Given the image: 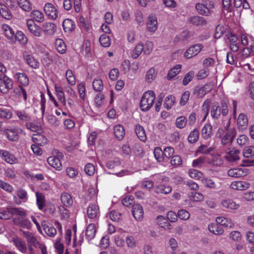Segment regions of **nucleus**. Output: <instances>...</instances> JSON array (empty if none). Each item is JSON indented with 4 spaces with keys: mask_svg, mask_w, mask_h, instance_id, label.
I'll return each mask as SVG.
<instances>
[{
    "mask_svg": "<svg viewBox=\"0 0 254 254\" xmlns=\"http://www.w3.org/2000/svg\"><path fill=\"white\" fill-rule=\"evenodd\" d=\"M155 99V94L153 91L149 90L144 93L140 103V108L143 111L149 110L153 106Z\"/></svg>",
    "mask_w": 254,
    "mask_h": 254,
    "instance_id": "obj_1",
    "label": "nucleus"
},
{
    "mask_svg": "<svg viewBox=\"0 0 254 254\" xmlns=\"http://www.w3.org/2000/svg\"><path fill=\"white\" fill-rule=\"evenodd\" d=\"M230 123L225 127V132L221 138V144L223 145L231 144L237 135V130L235 127H229Z\"/></svg>",
    "mask_w": 254,
    "mask_h": 254,
    "instance_id": "obj_2",
    "label": "nucleus"
},
{
    "mask_svg": "<svg viewBox=\"0 0 254 254\" xmlns=\"http://www.w3.org/2000/svg\"><path fill=\"white\" fill-rule=\"evenodd\" d=\"M13 88V82L9 77L3 75L0 77V91L3 94H6Z\"/></svg>",
    "mask_w": 254,
    "mask_h": 254,
    "instance_id": "obj_3",
    "label": "nucleus"
},
{
    "mask_svg": "<svg viewBox=\"0 0 254 254\" xmlns=\"http://www.w3.org/2000/svg\"><path fill=\"white\" fill-rule=\"evenodd\" d=\"M20 232L21 235L25 238L28 243V245H31L35 248H38V246L41 244L38 241L37 238L34 235L28 231H24L22 229H20Z\"/></svg>",
    "mask_w": 254,
    "mask_h": 254,
    "instance_id": "obj_4",
    "label": "nucleus"
},
{
    "mask_svg": "<svg viewBox=\"0 0 254 254\" xmlns=\"http://www.w3.org/2000/svg\"><path fill=\"white\" fill-rule=\"evenodd\" d=\"M87 215L91 219H98L100 215L99 206L96 203H90L87 209Z\"/></svg>",
    "mask_w": 254,
    "mask_h": 254,
    "instance_id": "obj_5",
    "label": "nucleus"
},
{
    "mask_svg": "<svg viewBox=\"0 0 254 254\" xmlns=\"http://www.w3.org/2000/svg\"><path fill=\"white\" fill-rule=\"evenodd\" d=\"M203 48L200 44H196L190 47L184 53V57L187 59L191 58L197 55Z\"/></svg>",
    "mask_w": 254,
    "mask_h": 254,
    "instance_id": "obj_6",
    "label": "nucleus"
},
{
    "mask_svg": "<svg viewBox=\"0 0 254 254\" xmlns=\"http://www.w3.org/2000/svg\"><path fill=\"white\" fill-rule=\"evenodd\" d=\"M226 153L225 158L229 162H235L240 159L239 155L240 151L235 148H228L226 150Z\"/></svg>",
    "mask_w": 254,
    "mask_h": 254,
    "instance_id": "obj_7",
    "label": "nucleus"
},
{
    "mask_svg": "<svg viewBox=\"0 0 254 254\" xmlns=\"http://www.w3.org/2000/svg\"><path fill=\"white\" fill-rule=\"evenodd\" d=\"M0 157L10 164H15L18 161L17 158L13 154L5 150L0 149Z\"/></svg>",
    "mask_w": 254,
    "mask_h": 254,
    "instance_id": "obj_8",
    "label": "nucleus"
},
{
    "mask_svg": "<svg viewBox=\"0 0 254 254\" xmlns=\"http://www.w3.org/2000/svg\"><path fill=\"white\" fill-rule=\"evenodd\" d=\"M19 130L18 127L5 128L3 130V133L9 140L15 141L18 139Z\"/></svg>",
    "mask_w": 254,
    "mask_h": 254,
    "instance_id": "obj_9",
    "label": "nucleus"
},
{
    "mask_svg": "<svg viewBox=\"0 0 254 254\" xmlns=\"http://www.w3.org/2000/svg\"><path fill=\"white\" fill-rule=\"evenodd\" d=\"M63 154L60 152L57 156H50L47 159L49 164L56 169L57 170H61L62 167V163L60 159L63 158Z\"/></svg>",
    "mask_w": 254,
    "mask_h": 254,
    "instance_id": "obj_10",
    "label": "nucleus"
},
{
    "mask_svg": "<svg viewBox=\"0 0 254 254\" xmlns=\"http://www.w3.org/2000/svg\"><path fill=\"white\" fill-rule=\"evenodd\" d=\"M13 223L20 227L26 229H30L32 227V223L30 221L25 217L24 218H14L12 219Z\"/></svg>",
    "mask_w": 254,
    "mask_h": 254,
    "instance_id": "obj_11",
    "label": "nucleus"
},
{
    "mask_svg": "<svg viewBox=\"0 0 254 254\" xmlns=\"http://www.w3.org/2000/svg\"><path fill=\"white\" fill-rule=\"evenodd\" d=\"M132 214L135 220L139 221L143 217L144 212L142 206L138 204H133L132 205Z\"/></svg>",
    "mask_w": 254,
    "mask_h": 254,
    "instance_id": "obj_12",
    "label": "nucleus"
},
{
    "mask_svg": "<svg viewBox=\"0 0 254 254\" xmlns=\"http://www.w3.org/2000/svg\"><path fill=\"white\" fill-rule=\"evenodd\" d=\"M27 26L29 31L36 37H40L42 34V30L40 26L35 23L33 20H28Z\"/></svg>",
    "mask_w": 254,
    "mask_h": 254,
    "instance_id": "obj_13",
    "label": "nucleus"
},
{
    "mask_svg": "<svg viewBox=\"0 0 254 254\" xmlns=\"http://www.w3.org/2000/svg\"><path fill=\"white\" fill-rule=\"evenodd\" d=\"M248 170L242 168H232L228 171V175L231 177L239 178L246 176Z\"/></svg>",
    "mask_w": 254,
    "mask_h": 254,
    "instance_id": "obj_14",
    "label": "nucleus"
},
{
    "mask_svg": "<svg viewBox=\"0 0 254 254\" xmlns=\"http://www.w3.org/2000/svg\"><path fill=\"white\" fill-rule=\"evenodd\" d=\"M158 22L155 15L151 14L148 16L147 23V29L148 31L154 33L157 29Z\"/></svg>",
    "mask_w": 254,
    "mask_h": 254,
    "instance_id": "obj_15",
    "label": "nucleus"
},
{
    "mask_svg": "<svg viewBox=\"0 0 254 254\" xmlns=\"http://www.w3.org/2000/svg\"><path fill=\"white\" fill-rule=\"evenodd\" d=\"M45 13L53 19L58 17L57 10L54 5L51 3H47L44 7Z\"/></svg>",
    "mask_w": 254,
    "mask_h": 254,
    "instance_id": "obj_16",
    "label": "nucleus"
},
{
    "mask_svg": "<svg viewBox=\"0 0 254 254\" xmlns=\"http://www.w3.org/2000/svg\"><path fill=\"white\" fill-rule=\"evenodd\" d=\"M97 229L93 223L89 224L85 230V237L88 241L93 239L96 235Z\"/></svg>",
    "mask_w": 254,
    "mask_h": 254,
    "instance_id": "obj_17",
    "label": "nucleus"
},
{
    "mask_svg": "<svg viewBox=\"0 0 254 254\" xmlns=\"http://www.w3.org/2000/svg\"><path fill=\"white\" fill-rule=\"evenodd\" d=\"M250 187V184L245 181H235L230 185V188L233 190H243Z\"/></svg>",
    "mask_w": 254,
    "mask_h": 254,
    "instance_id": "obj_18",
    "label": "nucleus"
},
{
    "mask_svg": "<svg viewBox=\"0 0 254 254\" xmlns=\"http://www.w3.org/2000/svg\"><path fill=\"white\" fill-rule=\"evenodd\" d=\"M157 224L163 228L165 230H171L172 229V225L168 222L167 218L163 215H159L156 218Z\"/></svg>",
    "mask_w": 254,
    "mask_h": 254,
    "instance_id": "obj_19",
    "label": "nucleus"
},
{
    "mask_svg": "<svg viewBox=\"0 0 254 254\" xmlns=\"http://www.w3.org/2000/svg\"><path fill=\"white\" fill-rule=\"evenodd\" d=\"M248 120L247 117L244 113L239 115L237 119L238 127L240 130H244L248 126Z\"/></svg>",
    "mask_w": 254,
    "mask_h": 254,
    "instance_id": "obj_20",
    "label": "nucleus"
},
{
    "mask_svg": "<svg viewBox=\"0 0 254 254\" xmlns=\"http://www.w3.org/2000/svg\"><path fill=\"white\" fill-rule=\"evenodd\" d=\"M14 37V39H12V42H15L16 41H18V42L22 45H25L28 42V39L26 35L21 31H18L13 36Z\"/></svg>",
    "mask_w": 254,
    "mask_h": 254,
    "instance_id": "obj_21",
    "label": "nucleus"
},
{
    "mask_svg": "<svg viewBox=\"0 0 254 254\" xmlns=\"http://www.w3.org/2000/svg\"><path fill=\"white\" fill-rule=\"evenodd\" d=\"M43 31L46 34L52 35H53L56 31L57 26L52 23L46 22L43 24Z\"/></svg>",
    "mask_w": 254,
    "mask_h": 254,
    "instance_id": "obj_22",
    "label": "nucleus"
},
{
    "mask_svg": "<svg viewBox=\"0 0 254 254\" xmlns=\"http://www.w3.org/2000/svg\"><path fill=\"white\" fill-rule=\"evenodd\" d=\"M221 204L223 207L232 210L237 209L239 207V204L231 199H223L221 201Z\"/></svg>",
    "mask_w": 254,
    "mask_h": 254,
    "instance_id": "obj_23",
    "label": "nucleus"
},
{
    "mask_svg": "<svg viewBox=\"0 0 254 254\" xmlns=\"http://www.w3.org/2000/svg\"><path fill=\"white\" fill-rule=\"evenodd\" d=\"M13 243L19 251L23 254L26 253L27 248L25 242L19 238H16L13 239Z\"/></svg>",
    "mask_w": 254,
    "mask_h": 254,
    "instance_id": "obj_24",
    "label": "nucleus"
},
{
    "mask_svg": "<svg viewBox=\"0 0 254 254\" xmlns=\"http://www.w3.org/2000/svg\"><path fill=\"white\" fill-rule=\"evenodd\" d=\"M189 22L194 25L201 26L207 24V21L204 18L199 16H193L189 18Z\"/></svg>",
    "mask_w": 254,
    "mask_h": 254,
    "instance_id": "obj_25",
    "label": "nucleus"
},
{
    "mask_svg": "<svg viewBox=\"0 0 254 254\" xmlns=\"http://www.w3.org/2000/svg\"><path fill=\"white\" fill-rule=\"evenodd\" d=\"M208 229L211 233L216 235H221L224 232L222 227L217 223L210 224L208 226Z\"/></svg>",
    "mask_w": 254,
    "mask_h": 254,
    "instance_id": "obj_26",
    "label": "nucleus"
},
{
    "mask_svg": "<svg viewBox=\"0 0 254 254\" xmlns=\"http://www.w3.org/2000/svg\"><path fill=\"white\" fill-rule=\"evenodd\" d=\"M63 27L65 32H71L75 28V25L73 20L67 18L63 21Z\"/></svg>",
    "mask_w": 254,
    "mask_h": 254,
    "instance_id": "obj_27",
    "label": "nucleus"
},
{
    "mask_svg": "<svg viewBox=\"0 0 254 254\" xmlns=\"http://www.w3.org/2000/svg\"><path fill=\"white\" fill-rule=\"evenodd\" d=\"M24 60L31 67L34 68H37L39 67V63L32 56L30 55H24Z\"/></svg>",
    "mask_w": 254,
    "mask_h": 254,
    "instance_id": "obj_28",
    "label": "nucleus"
},
{
    "mask_svg": "<svg viewBox=\"0 0 254 254\" xmlns=\"http://www.w3.org/2000/svg\"><path fill=\"white\" fill-rule=\"evenodd\" d=\"M135 130L138 138L143 142L146 141L147 137L143 127L139 124L136 125Z\"/></svg>",
    "mask_w": 254,
    "mask_h": 254,
    "instance_id": "obj_29",
    "label": "nucleus"
},
{
    "mask_svg": "<svg viewBox=\"0 0 254 254\" xmlns=\"http://www.w3.org/2000/svg\"><path fill=\"white\" fill-rule=\"evenodd\" d=\"M114 134L117 138L119 140H122L125 135V130L124 127L122 125H118L114 127Z\"/></svg>",
    "mask_w": 254,
    "mask_h": 254,
    "instance_id": "obj_30",
    "label": "nucleus"
},
{
    "mask_svg": "<svg viewBox=\"0 0 254 254\" xmlns=\"http://www.w3.org/2000/svg\"><path fill=\"white\" fill-rule=\"evenodd\" d=\"M222 114L221 112L220 106L218 103L216 102L213 104L211 111V115L213 119H218Z\"/></svg>",
    "mask_w": 254,
    "mask_h": 254,
    "instance_id": "obj_31",
    "label": "nucleus"
},
{
    "mask_svg": "<svg viewBox=\"0 0 254 254\" xmlns=\"http://www.w3.org/2000/svg\"><path fill=\"white\" fill-rule=\"evenodd\" d=\"M12 217L17 215L18 218H24L27 216L26 211L21 207H10Z\"/></svg>",
    "mask_w": 254,
    "mask_h": 254,
    "instance_id": "obj_32",
    "label": "nucleus"
},
{
    "mask_svg": "<svg viewBox=\"0 0 254 254\" xmlns=\"http://www.w3.org/2000/svg\"><path fill=\"white\" fill-rule=\"evenodd\" d=\"M181 68V64H177L171 68L167 74V79L170 80L175 77L180 72Z\"/></svg>",
    "mask_w": 254,
    "mask_h": 254,
    "instance_id": "obj_33",
    "label": "nucleus"
},
{
    "mask_svg": "<svg viewBox=\"0 0 254 254\" xmlns=\"http://www.w3.org/2000/svg\"><path fill=\"white\" fill-rule=\"evenodd\" d=\"M61 200L62 203L66 206H71L73 203V200L71 196L67 192H63L61 196Z\"/></svg>",
    "mask_w": 254,
    "mask_h": 254,
    "instance_id": "obj_34",
    "label": "nucleus"
},
{
    "mask_svg": "<svg viewBox=\"0 0 254 254\" xmlns=\"http://www.w3.org/2000/svg\"><path fill=\"white\" fill-rule=\"evenodd\" d=\"M15 78L22 85L27 86L29 83V78L24 73L17 72L14 75Z\"/></svg>",
    "mask_w": 254,
    "mask_h": 254,
    "instance_id": "obj_35",
    "label": "nucleus"
},
{
    "mask_svg": "<svg viewBox=\"0 0 254 254\" xmlns=\"http://www.w3.org/2000/svg\"><path fill=\"white\" fill-rule=\"evenodd\" d=\"M172 188L170 186L160 185L155 187V191L157 193L167 194L172 191Z\"/></svg>",
    "mask_w": 254,
    "mask_h": 254,
    "instance_id": "obj_36",
    "label": "nucleus"
},
{
    "mask_svg": "<svg viewBox=\"0 0 254 254\" xmlns=\"http://www.w3.org/2000/svg\"><path fill=\"white\" fill-rule=\"evenodd\" d=\"M12 218L10 207L0 209V219L8 220Z\"/></svg>",
    "mask_w": 254,
    "mask_h": 254,
    "instance_id": "obj_37",
    "label": "nucleus"
},
{
    "mask_svg": "<svg viewBox=\"0 0 254 254\" xmlns=\"http://www.w3.org/2000/svg\"><path fill=\"white\" fill-rule=\"evenodd\" d=\"M212 127L210 124H205L201 129V134L205 139H208L212 135Z\"/></svg>",
    "mask_w": 254,
    "mask_h": 254,
    "instance_id": "obj_38",
    "label": "nucleus"
},
{
    "mask_svg": "<svg viewBox=\"0 0 254 254\" xmlns=\"http://www.w3.org/2000/svg\"><path fill=\"white\" fill-rule=\"evenodd\" d=\"M195 8L198 13L201 15L208 16L210 15V12L205 4L200 3H197L195 5Z\"/></svg>",
    "mask_w": 254,
    "mask_h": 254,
    "instance_id": "obj_39",
    "label": "nucleus"
},
{
    "mask_svg": "<svg viewBox=\"0 0 254 254\" xmlns=\"http://www.w3.org/2000/svg\"><path fill=\"white\" fill-rule=\"evenodd\" d=\"M0 14L6 19L9 20L12 18V14L8 8L3 4L0 3Z\"/></svg>",
    "mask_w": 254,
    "mask_h": 254,
    "instance_id": "obj_40",
    "label": "nucleus"
},
{
    "mask_svg": "<svg viewBox=\"0 0 254 254\" xmlns=\"http://www.w3.org/2000/svg\"><path fill=\"white\" fill-rule=\"evenodd\" d=\"M36 203L39 209L42 210L45 205V198L44 194L41 192H36Z\"/></svg>",
    "mask_w": 254,
    "mask_h": 254,
    "instance_id": "obj_41",
    "label": "nucleus"
},
{
    "mask_svg": "<svg viewBox=\"0 0 254 254\" xmlns=\"http://www.w3.org/2000/svg\"><path fill=\"white\" fill-rule=\"evenodd\" d=\"M18 4L24 11L29 12L32 9V4L28 0H17Z\"/></svg>",
    "mask_w": 254,
    "mask_h": 254,
    "instance_id": "obj_42",
    "label": "nucleus"
},
{
    "mask_svg": "<svg viewBox=\"0 0 254 254\" xmlns=\"http://www.w3.org/2000/svg\"><path fill=\"white\" fill-rule=\"evenodd\" d=\"M216 223L226 227L232 228L234 225V223H232L231 220L226 219L223 217H218L216 219Z\"/></svg>",
    "mask_w": 254,
    "mask_h": 254,
    "instance_id": "obj_43",
    "label": "nucleus"
},
{
    "mask_svg": "<svg viewBox=\"0 0 254 254\" xmlns=\"http://www.w3.org/2000/svg\"><path fill=\"white\" fill-rule=\"evenodd\" d=\"M12 117V113L10 110L0 107V118L3 120H9Z\"/></svg>",
    "mask_w": 254,
    "mask_h": 254,
    "instance_id": "obj_44",
    "label": "nucleus"
},
{
    "mask_svg": "<svg viewBox=\"0 0 254 254\" xmlns=\"http://www.w3.org/2000/svg\"><path fill=\"white\" fill-rule=\"evenodd\" d=\"M42 227L46 234L50 237H54L57 233L56 229L51 224H42Z\"/></svg>",
    "mask_w": 254,
    "mask_h": 254,
    "instance_id": "obj_45",
    "label": "nucleus"
},
{
    "mask_svg": "<svg viewBox=\"0 0 254 254\" xmlns=\"http://www.w3.org/2000/svg\"><path fill=\"white\" fill-rule=\"evenodd\" d=\"M33 141L37 144L43 145L47 143V139L41 134H34L32 137Z\"/></svg>",
    "mask_w": 254,
    "mask_h": 254,
    "instance_id": "obj_46",
    "label": "nucleus"
},
{
    "mask_svg": "<svg viewBox=\"0 0 254 254\" xmlns=\"http://www.w3.org/2000/svg\"><path fill=\"white\" fill-rule=\"evenodd\" d=\"M176 102L175 97L172 95H169L166 97L164 102V107L167 110H170L174 105Z\"/></svg>",
    "mask_w": 254,
    "mask_h": 254,
    "instance_id": "obj_47",
    "label": "nucleus"
},
{
    "mask_svg": "<svg viewBox=\"0 0 254 254\" xmlns=\"http://www.w3.org/2000/svg\"><path fill=\"white\" fill-rule=\"evenodd\" d=\"M55 46L57 51L61 54H64L66 51V46L61 39H57L55 41Z\"/></svg>",
    "mask_w": 254,
    "mask_h": 254,
    "instance_id": "obj_48",
    "label": "nucleus"
},
{
    "mask_svg": "<svg viewBox=\"0 0 254 254\" xmlns=\"http://www.w3.org/2000/svg\"><path fill=\"white\" fill-rule=\"evenodd\" d=\"M31 17L38 22H42L44 21V14L38 10H33L31 13Z\"/></svg>",
    "mask_w": 254,
    "mask_h": 254,
    "instance_id": "obj_49",
    "label": "nucleus"
},
{
    "mask_svg": "<svg viewBox=\"0 0 254 254\" xmlns=\"http://www.w3.org/2000/svg\"><path fill=\"white\" fill-rule=\"evenodd\" d=\"M157 72L154 68H150L146 74V80L148 82H151L157 75Z\"/></svg>",
    "mask_w": 254,
    "mask_h": 254,
    "instance_id": "obj_50",
    "label": "nucleus"
},
{
    "mask_svg": "<svg viewBox=\"0 0 254 254\" xmlns=\"http://www.w3.org/2000/svg\"><path fill=\"white\" fill-rule=\"evenodd\" d=\"M2 29L4 32L5 35L9 39H12L15 33L13 30L8 25L3 24Z\"/></svg>",
    "mask_w": 254,
    "mask_h": 254,
    "instance_id": "obj_51",
    "label": "nucleus"
},
{
    "mask_svg": "<svg viewBox=\"0 0 254 254\" xmlns=\"http://www.w3.org/2000/svg\"><path fill=\"white\" fill-rule=\"evenodd\" d=\"M99 42L101 45L104 47H108L111 44L110 37L106 34H103L100 36Z\"/></svg>",
    "mask_w": 254,
    "mask_h": 254,
    "instance_id": "obj_52",
    "label": "nucleus"
},
{
    "mask_svg": "<svg viewBox=\"0 0 254 254\" xmlns=\"http://www.w3.org/2000/svg\"><path fill=\"white\" fill-rule=\"evenodd\" d=\"M199 137V131L197 129H194L193 130L188 136V141L191 143H193L196 142Z\"/></svg>",
    "mask_w": 254,
    "mask_h": 254,
    "instance_id": "obj_53",
    "label": "nucleus"
},
{
    "mask_svg": "<svg viewBox=\"0 0 254 254\" xmlns=\"http://www.w3.org/2000/svg\"><path fill=\"white\" fill-rule=\"evenodd\" d=\"M93 89L97 92H101L103 89L102 81L100 79H95L92 82Z\"/></svg>",
    "mask_w": 254,
    "mask_h": 254,
    "instance_id": "obj_54",
    "label": "nucleus"
},
{
    "mask_svg": "<svg viewBox=\"0 0 254 254\" xmlns=\"http://www.w3.org/2000/svg\"><path fill=\"white\" fill-rule=\"evenodd\" d=\"M205 89V86H204L202 87L200 86H197L194 89L193 93L199 97H202L207 93Z\"/></svg>",
    "mask_w": 254,
    "mask_h": 254,
    "instance_id": "obj_55",
    "label": "nucleus"
},
{
    "mask_svg": "<svg viewBox=\"0 0 254 254\" xmlns=\"http://www.w3.org/2000/svg\"><path fill=\"white\" fill-rule=\"evenodd\" d=\"M187 123V118L185 116L178 117L176 120V126L178 128H183Z\"/></svg>",
    "mask_w": 254,
    "mask_h": 254,
    "instance_id": "obj_56",
    "label": "nucleus"
},
{
    "mask_svg": "<svg viewBox=\"0 0 254 254\" xmlns=\"http://www.w3.org/2000/svg\"><path fill=\"white\" fill-rule=\"evenodd\" d=\"M214 149L213 146L208 147L207 145L204 144L201 145L198 148L197 152L208 154L212 151Z\"/></svg>",
    "mask_w": 254,
    "mask_h": 254,
    "instance_id": "obj_57",
    "label": "nucleus"
},
{
    "mask_svg": "<svg viewBox=\"0 0 254 254\" xmlns=\"http://www.w3.org/2000/svg\"><path fill=\"white\" fill-rule=\"evenodd\" d=\"M143 50V45L142 43L138 44L132 52V57L133 59H136L142 53Z\"/></svg>",
    "mask_w": 254,
    "mask_h": 254,
    "instance_id": "obj_58",
    "label": "nucleus"
},
{
    "mask_svg": "<svg viewBox=\"0 0 254 254\" xmlns=\"http://www.w3.org/2000/svg\"><path fill=\"white\" fill-rule=\"evenodd\" d=\"M15 114L19 119L24 121H29L31 119L30 116L24 111H16Z\"/></svg>",
    "mask_w": 254,
    "mask_h": 254,
    "instance_id": "obj_59",
    "label": "nucleus"
},
{
    "mask_svg": "<svg viewBox=\"0 0 254 254\" xmlns=\"http://www.w3.org/2000/svg\"><path fill=\"white\" fill-rule=\"evenodd\" d=\"M243 156L246 158L254 157V146H250L243 151Z\"/></svg>",
    "mask_w": 254,
    "mask_h": 254,
    "instance_id": "obj_60",
    "label": "nucleus"
},
{
    "mask_svg": "<svg viewBox=\"0 0 254 254\" xmlns=\"http://www.w3.org/2000/svg\"><path fill=\"white\" fill-rule=\"evenodd\" d=\"M154 154L156 159L159 162L163 161V153L160 147H156L154 151Z\"/></svg>",
    "mask_w": 254,
    "mask_h": 254,
    "instance_id": "obj_61",
    "label": "nucleus"
},
{
    "mask_svg": "<svg viewBox=\"0 0 254 254\" xmlns=\"http://www.w3.org/2000/svg\"><path fill=\"white\" fill-rule=\"evenodd\" d=\"M190 176L194 179L198 180L202 178V173L195 169H190L189 171Z\"/></svg>",
    "mask_w": 254,
    "mask_h": 254,
    "instance_id": "obj_62",
    "label": "nucleus"
},
{
    "mask_svg": "<svg viewBox=\"0 0 254 254\" xmlns=\"http://www.w3.org/2000/svg\"><path fill=\"white\" fill-rule=\"evenodd\" d=\"M194 72L193 71H190L186 73L183 80V84L185 86L187 85L190 82L194 77Z\"/></svg>",
    "mask_w": 254,
    "mask_h": 254,
    "instance_id": "obj_63",
    "label": "nucleus"
},
{
    "mask_svg": "<svg viewBox=\"0 0 254 254\" xmlns=\"http://www.w3.org/2000/svg\"><path fill=\"white\" fill-rule=\"evenodd\" d=\"M14 92L19 96H23L25 101L27 100V93L25 89L21 85L18 86V87L14 89Z\"/></svg>",
    "mask_w": 254,
    "mask_h": 254,
    "instance_id": "obj_64",
    "label": "nucleus"
}]
</instances>
